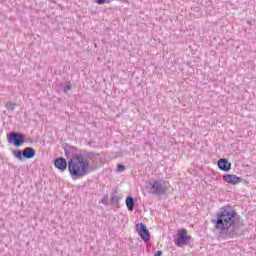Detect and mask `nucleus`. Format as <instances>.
I'll use <instances>...</instances> for the list:
<instances>
[{"label":"nucleus","mask_w":256,"mask_h":256,"mask_svg":"<svg viewBox=\"0 0 256 256\" xmlns=\"http://www.w3.org/2000/svg\"><path fill=\"white\" fill-rule=\"evenodd\" d=\"M237 212L229 206H224L216 214L215 229L218 231H229L235 225Z\"/></svg>","instance_id":"f257e3e1"},{"label":"nucleus","mask_w":256,"mask_h":256,"mask_svg":"<svg viewBox=\"0 0 256 256\" xmlns=\"http://www.w3.org/2000/svg\"><path fill=\"white\" fill-rule=\"evenodd\" d=\"M149 185L154 195H165L171 189V183L169 181L153 180L149 182Z\"/></svg>","instance_id":"7ed1b4c3"},{"label":"nucleus","mask_w":256,"mask_h":256,"mask_svg":"<svg viewBox=\"0 0 256 256\" xmlns=\"http://www.w3.org/2000/svg\"><path fill=\"white\" fill-rule=\"evenodd\" d=\"M218 167L221 171H231V163L227 159L218 160Z\"/></svg>","instance_id":"1a4fd4ad"},{"label":"nucleus","mask_w":256,"mask_h":256,"mask_svg":"<svg viewBox=\"0 0 256 256\" xmlns=\"http://www.w3.org/2000/svg\"><path fill=\"white\" fill-rule=\"evenodd\" d=\"M136 231L143 241H149L151 239V233H149V229H147L145 224H137Z\"/></svg>","instance_id":"423d86ee"},{"label":"nucleus","mask_w":256,"mask_h":256,"mask_svg":"<svg viewBox=\"0 0 256 256\" xmlns=\"http://www.w3.org/2000/svg\"><path fill=\"white\" fill-rule=\"evenodd\" d=\"M23 157H25V159H33V157H35V149L32 147L25 148L23 150Z\"/></svg>","instance_id":"9d476101"},{"label":"nucleus","mask_w":256,"mask_h":256,"mask_svg":"<svg viewBox=\"0 0 256 256\" xmlns=\"http://www.w3.org/2000/svg\"><path fill=\"white\" fill-rule=\"evenodd\" d=\"M54 166L60 171H65L67 169V160L65 158H57L54 161Z\"/></svg>","instance_id":"6e6552de"},{"label":"nucleus","mask_w":256,"mask_h":256,"mask_svg":"<svg viewBox=\"0 0 256 256\" xmlns=\"http://www.w3.org/2000/svg\"><path fill=\"white\" fill-rule=\"evenodd\" d=\"M67 89L70 90V89H71V86H67Z\"/></svg>","instance_id":"f3484780"},{"label":"nucleus","mask_w":256,"mask_h":256,"mask_svg":"<svg viewBox=\"0 0 256 256\" xmlns=\"http://www.w3.org/2000/svg\"><path fill=\"white\" fill-rule=\"evenodd\" d=\"M115 0H93L94 3H97V5H105V3H111Z\"/></svg>","instance_id":"ddd939ff"},{"label":"nucleus","mask_w":256,"mask_h":256,"mask_svg":"<svg viewBox=\"0 0 256 256\" xmlns=\"http://www.w3.org/2000/svg\"><path fill=\"white\" fill-rule=\"evenodd\" d=\"M6 108L13 111V109H15V104H13L12 102H8L6 103Z\"/></svg>","instance_id":"4468645a"},{"label":"nucleus","mask_w":256,"mask_h":256,"mask_svg":"<svg viewBox=\"0 0 256 256\" xmlns=\"http://www.w3.org/2000/svg\"><path fill=\"white\" fill-rule=\"evenodd\" d=\"M68 171L72 177L89 175V159L82 154H76L68 161Z\"/></svg>","instance_id":"f03ea898"},{"label":"nucleus","mask_w":256,"mask_h":256,"mask_svg":"<svg viewBox=\"0 0 256 256\" xmlns=\"http://www.w3.org/2000/svg\"><path fill=\"white\" fill-rule=\"evenodd\" d=\"M126 207L129 211H133V207H135V201L133 197L129 196L126 198Z\"/></svg>","instance_id":"9b49d317"},{"label":"nucleus","mask_w":256,"mask_h":256,"mask_svg":"<svg viewBox=\"0 0 256 256\" xmlns=\"http://www.w3.org/2000/svg\"><path fill=\"white\" fill-rule=\"evenodd\" d=\"M8 141L9 143H13L15 147H21V145L25 143V137L23 136V134L10 133L8 134Z\"/></svg>","instance_id":"39448f33"},{"label":"nucleus","mask_w":256,"mask_h":256,"mask_svg":"<svg viewBox=\"0 0 256 256\" xmlns=\"http://www.w3.org/2000/svg\"><path fill=\"white\" fill-rule=\"evenodd\" d=\"M163 255V252L162 251H158L155 256H162Z\"/></svg>","instance_id":"dca6fc26"},{"label":"nucleus","mask_w":256,"mask_h":256,"mask_svg":"<svg viewBox=\"0 0 256 256\" xmlns=\"http://www.w3.org/2000/svg\"><path fill=\"white\" fill-rule=\"evenodd\" d=\"M117 168H118V172L119 173H123V171H125V166L121 165V164H118L117 165Z\"/></svg>","instance_id":"2eb2a0df"},{"label":"nucleus","mask_w":256,"mask_h":256,"mask_svg":"<svg viewBox=\"0 0 256 256\" xmlns=\"http://www.w3.org/2000/svg\"><path fill=\"white\" fill-rule=\"evenodd\" d=\"M222 179L223 181H225V183H228L229 185H237L241 183V181H243L241 177H238L235 174H225L222 176Z\"/></svg>","instance_id":"0eeeda50"},{"label":"nucleus","mask_w":256,"mask_h":256,"mask_svg":"<svg viewBox=\"0 0 256 256\" xmlns=\"http://www.w3.org/2000/svg\"><path fill=\"white\" fill-rule=\"evenodd\" d=\"M14 157H16V159H23V151L21 150H16L13 152Z\"/></svg>","instance_id":"f8f14e48"},{"label":"nucleus","mask_w":256,"mask_h":256,"mask_svg":"<svg viewBox=\"0 0 256 256\" xmlns=\"http://www.w3.org/2000/svg\"><path fill=\"white\" fill-rule=\"evenodd\" d=\"M191 241V234L187 232V229L182 228L177 230L176 237L174 238V243L177 247H183Z\"/></svg>","instance_id":"20e7f679"}]
</instances>
